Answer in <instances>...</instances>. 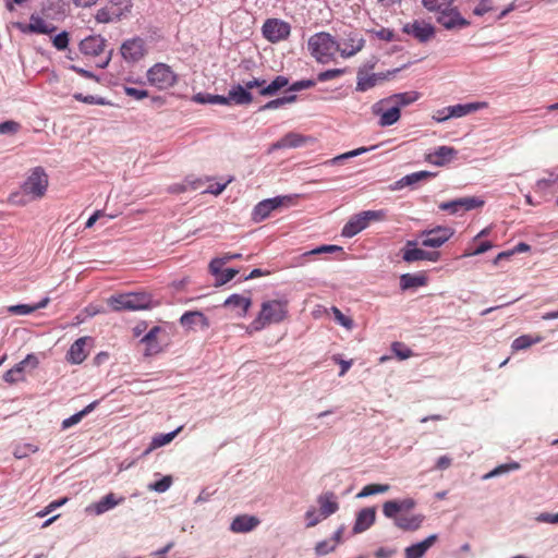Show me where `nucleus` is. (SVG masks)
Returning a JSON list of instances; mask_svg holds the SVG:
<instances>
[{
  "label": "nucleus",
  "instance_id": "obj_11",
  "mask_svg": "<svg viewBox=\"0 0 558 558\" xmlns=\"http://www.w3.org/2000/svg\"><path fill=\"white\" fill-rule=\"evenodd\" d=\"M454 234L452 227H435L421 232L422 245L437 248L449 241Z\"/></svg>",
  "mask_w": 558,
  "mask_h": 558
},
{
  "label": "nucleus",
  "instance_id": "obj_52",
  "mask_svg": "<svg viewBox=\"0 0 558 558\" xmlns=\"http://www.w3.org/2000/svg\"><path fill=\"white\" fill-rule=\"evenodd\" d=\"M38 448L33 444H24L14 448L13 456L16 459H23L24 457L29 456V453L37 452Z\"/></svg>",
  "mask_w": 558,
  "mask_h": 558
},
{
  "label": "nucleus",
  "instance_id": "obj_31",
  "mask_svg": "<svg viewBox=\"0 0 558 558\" xmlns=\"http://www.w3.org/2000/svg\"><path fill=\"white\" fill-rule=\"evenodd\" d=\"M319 511L323 518L335 514L338 511V502L333 493H326L318 497Z\"/></svg>",
  "mask_w": 558,
  "mask_h": 558
},
{
  "label": "nucleus",
  "instance_id": "obj_2",
  "mask_svg": "<svg viewBox=\"0 0 558 558\" xmlns=\"http://www.w3.org/2000/svg\"><path fill=\"white\" fill-rule=\"evenodd\" d=\"M65 13L66 4L63 1H50L41 8L39 14H32L27 28L34 33L52 35L58 31L53 22L62 20Z\"/></svg>",
  "mask_w": 558,
  "mask_h": 558
},
{
  "label": "nucleus",
  "instance_id": "obj_16",
  "mask_svg": "<svg viewBox=\"0 0 558 558\" xmlns=\"http://www.w3.org/2000/svg\"><path fill=\"white\" fill-rule=\"evenodd\" d=\"M484 205V201L475 196L461 197L459 199L442 202L438 205V209L448 211L451 215L459 213L460 210L469 211L476 208H481Z\"/></svg>",
  "mask_w": 558,
  "mask_h": 558
},
{
  "label": "nucleus",
  "instance_id": "obj_49",
  "mask_svg": "<svg viewBox=\"0 0 558 558\" xmlns=\"http://www.w3.org/2000/svg\"><path fill=\"white\" fill-rule=\"evenodd\" d=\"M391 351L399 360H405L414 355L413 351L407 348L402 342H393L391 344Z\"/></svg>",
  "mask_w": 558,
  "mask_h": 558
},
{
  "label": "nucleus",
  "instance_id": "obj_61",
  "mask_svg": "<svg viewBox=\"0 0 558 558\" xmlns=\"http://www.w3.org/2000/svg\"><path fill=\"white\" fill-rule=\"evenodd\" d=\"M492 10V0H481L480 3L474 8L473 13L475 15L482 16Z\"/></svg>",
  "mask_w": 558,
  "mask_h": 558
},
{
  "label": "nucleus",
  "instance_id": "obj_23",
  "mask_svg": "<svg viewBox=\"0 0 558 558\" xmlns=\"http://www.w3.org/2000/svg\"><path fill=\"white\" fill-rule=\"evenodd\" d=\"M88 338L83 337L74 341L68 351V362L73 364H82L87 357L86 343Z\"/></svg>",
  "mask_w": 558,
  "mask_h": 558
},
{
  "label": "nucleus",
  "instance_id": "obj_46",
  "mask_svg": "<svg viewBox=\"0 0 558 558\" xmlns=\"http://www.w3.org/2000/svg\"><path fill=\"white\" fill-rule=\"evenodd\" d=\"M359 216L363 217L366 222H379L383 220H386L387 214L385 209H377V210H364Z\"/></svg>",
  "mask_w": 558,
  "mask_h": 558
},
{
  "label": "nucleus",
  "instance_id": "obj_24",
  "mask_svg": "<svg viewBox=\"0 0 558 558\" xmlns=\"http://www.w3.org/2000/svg\"><path fill=\"white\" fill-rule=\"evenodd\" d=\"M124 501V497L117 498L113 493L107 494L100 501L90 505L86 511H90L96 515H101L104 512L109 511L113 507Z\"/></svg>",
  "mask_w": 558,
  "mask_h": 558
},
{
  "label": "nucleus",
  "instance_id": "obj_57",
  "mask_svg": "<svg viewBox=\"0 0 558 558\" xmlns=\"http://www.w3.org/2000/svg\"><path fill=\"white\" fill-rule=\"evenodd\" d=\"M493 248V243L489 241L482 242L474 251H465L461 257H470L474 255H482Z\"/></svg>",
  "mask_w": 558,
  "mask_h": 558
},
{
  "label": "nucleus",
  "instance_id": "obj_55",
  "mask_svg": "<svg viewBox=\"0 0 558 558\" xmlns=\"http://www.w3.org/2000/svg\"><path fill=\"white\" fill-rule=\"evenodd\" d=\"M331 313H332V315H335V319L338 324H340L341 326H343L347 329H352L353 320L350 319L349 317H347L345 315H343V313L341 311H339L338 307L332 306Z\"/></svg>",
  "mask_w": 558,
  "mask_h": 558
},
{
  "label": "nucleus",
  "instance_id": "obj_44",
  "mask_svg": "<svg viewBox=\"0 0 558 558\" xmlns=\"http://www.w3.org/2000/svg\"><path fill=\"white\" fill-rule=\"evenodd\" d=\"M388 490V484L372 483L363 487L362 492L357 494V498H366L375 494H386Z\"/></svg>",
  "mask_w": 558,
  "mask_h": 558
},
{
  "label": "nucleus",
  "instance_id": "obj_45",
  "mask_svg": "<svg viewBox=\"0 0 558 558\" xmlns=\"http://www.w3.org/2000/svg\"><path fill=\"white\" fill-rule=\"evenodd\" d=\"M520 468H521L520 463L515 462V461L506 463V464H499L496 468H494L492 471L486 473L485 476H483V478H485V480L493 478L495 476L508 473L510 471L520 470Z\"/></svg>",
  "mask_w": 558,
  "mask_h": 558
},
{
  "label": "nucleus",
  "instance_id": "obj_26",
  "mask_svg": "<svg viewBox=\"0 0 558 558\" xmlns=\"http://www.w3.org/2000/svg\"><path fill=\"white\" fill-rule=\"evenodd\" d=\"M437 542V535L433 534L425 539L404 549V558H422L428 548Z\"/></svg>",
  "mask_w": 558,
  "mask_h": 558
},
{
  "label": "nucleus",
  "instance_id": "obj_63",
  "mask_svg": "<svg viewBox=\"0 0 558 558\" xmlns=\"http://www.w3.org/2000/svg\"><path fill=\"white\" fill-rule=\"evenodd\" d=\"M305 519H307V527H313L324 518L320 513L318 514L315 509H310L305 512Z\"/></svg>",
  "mask_w": 558,
  "mask_h": 558
},
{
  "label": "nucleus",
  "instance_id": "obj_12",
  "mask_svg": "<svg viewBox=\"0 0 558 558\" xmlns=\"http://www.w3.org/2000/svg\"><path fill=\"white\" fill-rule=\"evenodd\" d=\"M441 257V254L437 251H424L416 247V243L413 240L405 242L402 250V259L408 264H412L418 260H429L436 263Z\"/></svg>",
  "mask_w": 558,
  "mask_h": 558
},
{
  "label": "nucleus",
  "instance_id": "obj_9",
  "mask_svg": "<svg viewBox=\"0 0 558 558\" xmlns=\"http://www.w3.org/2000/svg\"><path fill=\"white\" fill-rule=\"evenodd\" d=\"M148 84L158 89H167L175 84L177 75L169 65L157 63L147 70Z\"/></svg>",
  "mask_w": 558,
  "mask_h": 558
},
{
  "label": "nucleus",
  "instance_id": "obj_22",
  "mask_svg": "<svg viewBox=\"0 0 558 558\" xmlns=\"http://www.w3.org/2000/svg\"><path fill=\"white\" fill-rule=\"evenodd\" d=\"M259 524V520L254 515L241 514L232 520L230 529L234 533H248Z\"/></svg>",
  "mask_w": 558,
  "mask_h": 558
},
{
  "label": "nucleus",
  "instance_id": "obj_54",
  "mask_svg": "<svg viewBox=\"0 0 558 558\" xmlns=\"http://www.w3.org/2000/svg\"><path fill=\"white\" fill-rule=\"evenodd\" d=\"M337 545L331 543V541H322L318 542L315 546L316 556H326L329 553H332L336 549Z\"/></svg>",
  "mask_w": 558,
  "mask_h": 558
},
{
  "label": "nucleus",
  "instance_id": "obj_25",
  "mask_svg": "<svg viewBox=\"0 0 558 558\" xmlns=\"http://www.w3.org/2000/svg\"><path fill=\"white\" fill-rule=\"evenodd\" d=\"M376 510L374 508H364L360 510L353 525V533H363L375 523Z\"/></svg>",
  "mask_w": 558,
  "mask_h": 558
},
{
  "label": "nucleus",
  "instance_id": "obj_35",
  "mask_svg": "<svg viewBox=\"0 0 558 558\" xmlns=\"http://www.w3.org/2000/svg\"><path fill=\"white\" fill-rule=\"evenodd\" d=\"M303 143L304 137L302 135L298 133H287V135L272 145V149L300 147Z\"/></svg>",
  "mask_w": 558,
  "mask_h": 558
},
{
  "label": "nucleus",
  "instance_id": "obj_62",
  "mask_svg": "<svg viewBox=\"0 0 558 558\" xmlns=\"http://www.w3.org/2000/svg\"><path fill=\"white\" fill-rule=\"evenodd\" d=\"M126 96L134 97L136 100H142L148 97V92L145 89H137L135 87H125Z\"/></svg>",
  "mask_w": 558,
  "mask_h": 558
},
{
  "label": "nucleus",
  "instance_id": "obj_48",
  "mask_svg": "<svg viewBox=\"0 0 558 558\" xmlns=\"http://www.w3.org/2000/svg\"><path fill=\"white\" fill-rule=\"evenodd\" d=\"M92 408H93V404H89V405L85 407V409H83L82 411H80V412L73 414L71 417L64 420L62 422V428L63 429H68L69 427H71V426H73L75 424H78L81 422V420L83 417H85V415L88 412H90Z\"/></svg>",
  "mask_w": 558,
  "mask_h": 558
},
{
  "label": "nucleus",
  "instance_id": "obj_21",
  "mask_svg": "<svg viewBox=\"0 0 558 558\" xmlns=\"http://www.w3.org/2000/svg\"><path fill=\"white\" fill-rule=\"evenodd\" d=\"M291 26L280 19H267L262 27V35H290Z\"/></svg>",
  "mask_w": 558,
  "mask_h": 558
},
{
  "label": "nucleus",
  "instance_id": "obj_30",
  "mask_svg": "<svg viewBox=\"0 0 558 558\" xmlns=\"http://www.w3.org/2000/svg\"><path fill=\"white\" fill-rule=\"evenodd\" d=\"M420 92H403L381 99L391 106H398V108L407 107L420 99Z\"/></svg>",
  "mask_w": 558,
  "mask_h": 558
},
{
  "label": "nucleus",
  "instance_id": "obj_43",
  "mask_svg": "<svg viewBox=\"0 0 558 558\" xmlns=\"http://www.w3.org/2000/svg\"><path fill=\"white\" fill-rule=\"evenodd\" d=\"M287 85H288V78L279 75L278 77H276L272 81V83L264 86V88H262V90H259V94L263 96H274L276 94V92H278L279 89L283 88Z\"/></svg>",
  "mask_w": 558,
  "mask_h": 558
},
{
  "label": "nucleus",
  "instance_id": "obj_34",
  "mask_svg": "<svg viewBox=\"0 0 558 558\" xmlns=\"http://www.w3.org/2000/svg\"><path fill=\"white\" fill-rule=\"evenodd\" d=\"M227 96H229L231 105H248L253 102L252 94L240 84L232 87Z\"/></svg>",
  "mask_w": 558,
  "mask_h": 558
},
{
  "label": "nucleus",
  "instance_id": "obj_56",
  "mask_svg": "<svg viewBox=\"0 0 558 558\" xmlns=\"http://www.w3.org/2000/svg\"><path fill=\"white\" fill-rule=\"evenodd\" d=\"M73 97H74V99L76 101L85 102V104H89V105H100V106H104V105L107 104V101H105L104 98H101V97L84 96L81 93H75Z\"/></svg>",
  "mask_w": 558,
  "mask_h": 558
},
{
  "label": "nucleus",
  "instance_id": "obj_18",
  "mask_svg": "<svg viewBox=\"0 0 558 558\" xmlns=\"http://www.w3.org/2000/svg\"><path fill=\"white\" fill-rule=\"evenodd\" d=\"M415 507V501L413 498H404L402 500H390L383 504V514L386 518H395L401 511H410Z\"/></svg>",
  "mask_w": 558,
  "mask_h": 558
},
{
  "label": "nucleus",
  "instance_id": "obj_20",
  "mask_svg": "<svg viewBox=\"0 0 558 558\" xmlns=\"http://www.w3.org/2000/svg\"><path fill=\"white\" fill-rule=\"evenodd\" d=\"M487 107V102L485 101H475L469 102L464 105H456L445 107V111H448V116L452 118H461L471 113H474L483 108Z\"/></svg>",
  "mask_w": 558,
  "mask_h": 558
},
{
  "label": "nucleus",
  "instance_id": "obj_29",
  "mask_svg": "<svg viewBox=\"0 0 558 558\" xmlns=\"http://www.w3.org/2000/svg\"><path fill=\"white\" fill-rule=\"evenodd\" d=\"M368 226L369 222L363 219L361 215L355 214L351 219H349L348 223L342 227L341 234L342 236L352 238L366 229Z\"/></svg>",
  "mask_w": 558,
  "mask_h": 558
},
{
  "label": "nucleus",
  "instance_id": "obj_58",
  "mask_svg": "<svg viewBox=\"0 0 558 558\" xmlns=\"http://www.w3.org/2000/svg\"><path fill=\"white\" fill-rule=\"evenodd\" d=\"M343 73V70H326L324 72H320L318 74V77H316V80H318V82H326V81H330V80H336L337 77H340Z\"/></svg>",
  "mask_w": 558,
  "mask_h": 558
},
{
  "label": "nucleus",
  "instance_id": "obj_40",
  "mask_svg": "<svg viewBox=\"0 0 558 558\" xmlns=\"http://www.w3.org/2000/svg\"><path fill=\"white\" fill-rule=\"evenodd\" d=\"M242 254H231L226 253L222 254L220 257L213 258L211 263H209V272H211L214 276H217L219 274V270L226 265L228 262L232 259H241Z\"/></svg>",
  "mask_w": 558,
  "mask_h": 558
},
{
  "label": "nucleus",
  "instance_id": "obj_36",
  "mask_svg": "<svg viewBox=\"0 0 558 558\" xmlns=\"http://www.w3.org/2000/svg\"><path fill=\"white\" fill-rule=\"evenodd\" d=\"M543 340L542 336H531V335H522L513 340V343H511V350L513 351H520V350H526L531 348L534 344L541 343Z\"/></svg>",
  "mask_w": 558,
  "mask_h": 558
},
{
  "label": "nucleus",
  "instance_id": "obj_32",
  "mask_svg": "<svg viewBox=\"0 0 558 558\" xmlns=\"http://www.w3.org/2000/svg\"><path fill=\"white\" fill-rule=\"evenodd\" d=\"M181 326L192 328L195 325H201L203 329H207L209 327V320L207 316H205L201 312H186L183 316L180 317Z\"/></svg>",
  "mask_w": 558,
  "mask_h": 558
},
{
  "label": "nucleus",
  "instance_id": "obj_37",
  "mask_svg": "<svg viewBox=\"0 0 558 558\" xmlns=\"http://www.w3.org/2000/svg\"><path fill=\"white\" fill-rule=\"evenodd\" d=\"M403 31L408 33L409 35H434L435 34V26L430 24L429 22H426L424 20L415 21L412 24V32L409 29V25H407Z\"/></svg>",
  "mask_w": 558,
  "mask_h": 558
},
{
  "label": "nucleus",
  "instance_id": "obj_8",
  "mask_svg": "<svg viewBox=\"0 0 558 558\" xmlns=\"http://www.w3.org/2000/svg\"><path fill=\"white\" fill-rule=\"evenodd\" d=\"M132 8L131 0H110L105 7L96 13V20L99 23H112L126 16Z\"/></svg>",
  "mask_w": 558,
  "mask_h": 558
},
{
  "label": "nucleus",
  "instance_id": "obj_42",
  "mask_svg": "<svg viewBox=\"0 0 558 558\" xmlns=\"http://www.w3.org/2000/svg\"><path fill=\"white\" fill-rule=\"evenodd\" d=\"M426 284V278L424 276H416L412 274H404L401 277V287L403 290H409L416 287H423Z\"/></svg>",
  "mask_w": 558,
  "mask_h": 558
},
{
  "label": "nucleus",
  "instance_id": "obj_5",
  "mask_svg": "<svg viewBox=\"0 0 558 558\" xmlns=\"http://www.w3.org/2000/svg\"><path fill=\"white\" fill-rule=\"evenodd\" d=\"M107 304L113 312H135L151 308L153 298L145 292L114 294L107 300Z\"/></svg>",
  "mask_w": 558,
  "mask_h": 558
},
{
  "label": "nucleus",
  "instance_id": "obj_13",
  "mask_svg": "<svg viewBox=\"0 0 558 558\" xmlns=\"http://www.w3.org/2000/svg\"><path fill=\"white\" fill-rule=\"evenodd\" d=\"M147 52L148 48L146 41L141 37L126 39L123 43L122 48H120V53H122L124 60L129 62L141 61L146 57Z\"/></svg>",
  "mask_w": 558,
  "mask_h": 558
},
{
  "label": "nucleus",
  "instance_id": "obj_17",
  "mask_svg": "<svg viewBox=\"0 0 558 558\" xmlns=\"http://www.w3.org/2000/svg\"><path fill=\"white\" fill-rule=\"evenodd\" d=\"M457 150L452 146H438L436 150L425 155L427 163L442 167L453 160Z\"/></svg>",
  "mask_w": 558,
  "mask_h": 558
},
{
  "label": "nucleus",
  "instance_id": "obj_28",
  "mask_svg": "<svg viewBox=\"0 0 558 558\" xmlns=\"http://www.w3.org/2000/svg\"><path fill=\"white\" fill-rule=\"evenodd\" d=\"M223 306L238 310V316L243 317L252 306V299L241 294H231L228 299H226Z\"/></svg>",
  "mask_w": 558,
  "mask_h": 558
},
{
  "label": "nucleus",
  "instance_id": "obj_7",
  "mask_svg": "<svg viewBox=\"0 0 558 558\" xmlns=\"http://www.w3.org/2000/svg\"><path fill=\"white\" fill-rule=\"evenodd\" d=\"M80 51L82 54L90 58H98L97 66H107L110 52L107 51V45L102 37H85L80 41Z\"/></svg>",
  "mask_w": 558,
  "mask_h": 558
},
{
  "label": "nucleus",
  "instance_id": "obj_19",
  "mask_svg": "<svg viewBox=\"0 0 558 558\" xmlns=\"http://www.w3.org/2000/svg\"><path fill=\"white\" fill-rule=\"evenodd\" d=\"M162 332V328L159 326H154L145 335V337L142 338L141 342L143 345H145V355L151 356L154 354H157L162 350V348L159 344L158 336Z\"/></svg>",
  "mask_w": 558,
  "mask_h": 558
},
{
  "label": "nucleus",
  "instance_id": "obj_51",
  "mask_svg": "<svg viewBox=\"0 0 558 558\" xmlns=\"http://www.w3.org/2000/svg\"><path fill=\"white\" fill-rule=\"evenodd\" d=\"M296 100V96H284L277 98L272 101L266 102V105L263 106L262 110H276L277 108L282 107L286 104H290Z\"/></svg>",
  "mask_w": 558,
  "mask_h": 558
},
{
  "label": "nucleus",
  "instance_id": "obj_33",
  "mask_svg": "<svg viewBox=\"0 0 558 558\" xmlns=\"http://www.w3.org/2000/svg\"><path fill=\"white\" fill-rule=\"evenodd\" d=\"M48 303H49V299L44 298V299H41V301H39L33 305H31V304L12 305V306L8 307V313H10L12 315H17V316L29 315L31 313H34L37 310L46 308Z\"/></svg>",
  "mask_w": 558,
  "mask_h": 558
},
{
  "label": "nucleus",
  "instance_id": "obj_3",
  "mask_svg": "<svg viewBox=\"0 0 558 558\" xmlns=\"http://www.w3.org/2000/svg\"><path fill=\"white\" fill-rule=\"evenodd\" d=\"M454 0H422L423 7L437 13V23L447 31H460L470 22L461 16L457 8H452Z\"/></svg>",
  "mask_w": 558,
  "mask_h": 558
},
{
  "label": "nucleus",
  "instance_id": "obj_47",
  "mask_svg": "<svg viewBox=\"0 0 558 558\" xmlns=\"http://www.w3.org/2000/svg\"><path fill=\"white\" fill-rule=\"evenodd\" d=\"M238 270L234 268H227L226 270L220 269L216 278L215 287H222L235 278Z\"/></svg>",
  "mask_w": 558,
  "mask_h": 558
},
{
  "label": "nucleus",
  "instance_id": "obj_64",
  "mask_svg": "<svg viewBox=\"0 0 558 558\" xmlns=\"http://www.w3.org/2000/svg\"><path fill=\"white\" fill-rule=\"evenodd\" d=\"M536 520L542 523L558 524V513L543 512L536 517Z\"/></svg>",
  "mask_w": 558,
  "mask_h": 558
},
{
  "label": "nucleus",
  "instance_id": "obj_41",
  "mask_svg": "<svg viewBox=\"0 0 558 558\" xmlns=\"http://www.w3.org/2000/svg\"><path fill=\"white\" fill-rule=\"evenodd\" d=\"M180 430L181 427L177 428V430H173L169 434H158L157 436H154L150 446H148L146 450V453L150 452L154 449H158L165 445L170 444L174 439L175 435L180 433Z\"/></svg>",
  "mask_w": 558,
  "mask_h": 558
},
{
  "label": "nucleus",
  "instance_id": "obj_1",
  "mask_svg": "<svg viewBox=\"0 0 558 558\" xmlns=\"http://www.w3.org/2000/svg\"><path fill=\"white\" fill-rule=\"evenodd\" d=\"M308 46L316 61L326 63L337 53H340L342 58L354 56L363 48V43L353 41L351 48H342V43H335L331 37H312L308 40Z\"/></svg>",
  "mask_w": 558,
  "mask_h": 558
},
{
  "label": "nucleus",
  "instance_id": "obj_59",
  "mask_svg": "<svg viewBox=\"0 0 558 558\" xmlns=\"http://www.w3.org/2000/svg\"><path fill=\"white\" fill-rule=\"evenodd\" d=\"M20 130V124L12 120L0 123V134H16Z\"/></svg>",
  "mask_w": 558,
  "mask_h": 558
},
{
  "label": "nucleus",
  "instance_id": "obj_38",
  "mask_svg": "<svg viewBox=\"0 0 558 558\" xmlns=\"http://www.w3.org/2000/svg\"><path fill=\"white\" fill-rule=\"evenodd\" d=\"M433 175H434L433 172L425 171V170L418 171V172H412L408 175H404L401 180H399L397 182V184L400 187L410 186V185L421 182L422 180L430 179V178H433Z\"/></svg>",
  "mask_w": 558,
  "mask_h": 558
},
{
  "label": "nucleus",
  "instance_id": "obj_50",
  "mask_svg": "<svg viewBox=\"0 0 558 558\" xmlns=\"http://www.w3.org/2000/svg\"><path fill=\"white\" fill-rule=\"evenodd\" d=\"M366 150L367 149L365 147H360V148L354 149V150H349V151H347V153H344L342 155H338L335 158L326 161V165H338V163H340L343 160H347V159L352 158L354 156H360L363 153H365Z\"/></svg>",
  "mask_w": 558,
  "mask_h": 558
},
{
  "label": "nucleus",
  "instance_id": "obj_53",
  "mask_svg": "<svg viewBox=\"0 0 558 558\" xmlns=\"http://www.w3.org/2000/svg\"><path fill=\"white\" fill-rule=\"evenodd\" d=\"M172 482L173 481L171 480V476H163V478L148 485V488H150V490L162 494L170 488Z\"/></svg>",
  "mask_w": 558,
  "mask_h": 558
},
{
  "label": "nucleus",
  "instance_id": "obj_15",
  "mask_svg": "<svg viewBox=\"0 0 558 558\" xmlns=\"http://www.w3.org/2000/svg\"><path fill=\"white\" fill-rule=\"evenodd\" d=\"M291 204L290 196H276L275 198L265 199L256 205L253 209L254 221H263L269 217L270 213L280 206H288Z\"/></svg>",
  "mask_w": 558,
  "mask_h": 558
},
{
  "label": "nucleus",
  "instance_id": "obj_14",
  "mask_svg": "<svg viewBox=\"0 0 558 558\" xmlns=\"http://www.w3.org/2000/svg\"><path fill=\"white\" fill-rule=\"evenodd\" d=\"M372 113L379 117V125L381 128L390 126L400 119V108L381 100L376 101L375 105L372 106Z\"/></svg>",
  "mask_w": 558,
  "mask_h": 558
},
{
  "label": "nucleus",
  "instance_id": "obj_6",
  "mask_svg": "<svg viewBox=\"0 0 558 558\" xmlns=\"http://www.w3.org/2000/svg\"><path fill=\"white\" fill-rule=\"evenodd\" d=\"M48 187V177L45 169L36 167L31 170L22 185V192L31 199H41L45 197Z\"/></svg>",
  "mask_w": 558,
  "mask_h": 558
},
{
  "label": "nucleus",
  "instance_id": "obj_4",
  "mask_svg": "<svg viewBox=\"0 0 558 558\" xmlns=\"http://www.w3.org/2000/svg\"><path fill=\"white\" fill-rule=\"evenodd\" d=\"M288 316V302L282 300H269L262 304L258 316L252 322L253 331H260L269 325L279 324Z\"/></svg>",
  "mask_w": 558,
  "mask_h": 558
},
{
  "label": "nucleus",
  "instance_id": "obj_60",
  "mask_svg": "<svg viewBox=\"0 0 558 558\" xmlns=\"http://www.w3.org/2000/svg\"><path fill=\"white\" fill-rule=\"evenodd\" d=\"M336 251H342V247L335 244H326L320 245L319 247H316L315 250L307 252L304 255H319L323 253H332Z\"/></svg>",
  "mask_w": 558,
  "mask_h": 558
},
{
  "label": "nucleus",
  "instance_id": "obj_39",
  "mask_svg": "<svg viewBox=\"0 0 558 558\" xmlns=\"http://www.w3.org/2000/svg\"><path fill=\"white\" fill-rule=\"evenodd\" d=\"M383 80L384 77L380 74L360 75L357 78V86H355V89L364 93L371 88H374L377 82Z\"/></svg>",
  "mask_w": 558,
  "mask_h": 558
},
{
  "label": "nucleus",
  "instance_id": "obj_10",
  "mask_svg": "<svg viewBox=\"0 0 558 558\" xmlns=\"http://www.w3.org/2000/svg\"><path fill=\"white\" fill-rule=\"evenodd\" d=\"M38 366V359L34 353H29L20 363L11 367L3 374V380L8 385H14L25 380V373L32 372Z\"/></svg>",
  "mask_w": 558,
  "mask_h": 558
},
{
  "label": "nucleus",
  "instance_id": "obj_27",
  "mask_svg": "<svg viewBox=\"0 0 558 558\" xmlns=\"http://www.w3.org/2000/svg\"><path fill=\"white\" fill-rule=\"evenodd\" d=\"M393 520V524L397 527L403 531H416L421 527L423 520L425 517L423 514H412V515H396V518H390Z\"/></svg>",
  "mask_w": 558,
  "mask_h": 558
}]
</instances>
